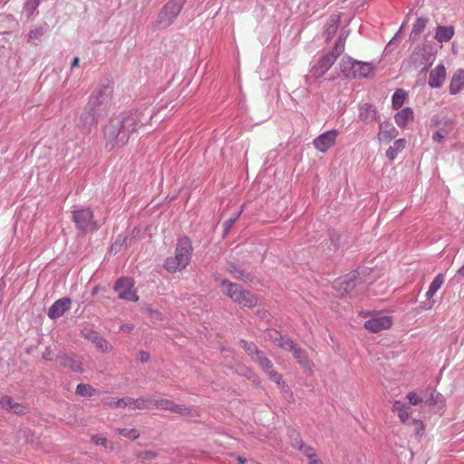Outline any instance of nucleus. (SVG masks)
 Returning <instances> with one entry per match:
<instances>
[{"label": "nucleus", "instance_id": "1", "mask_svg": "<svg viewBox=\"0 0 464 464\" xmlns=\"http://www.w3.org/2000/svg\"><path fill=\"white\" fill-rule=\"evenodd\" d=\"M151 119L152 112L145 104L113 114L102 130L105 150L112 151L125 146L131 135L149 124Z\"/></svg>", "mask_w": 464, "mask_h": 464}, {"label": "nucleus", "instance_id": "2", "mask_svg": "<svg viewBox=\"0 0 464 464\" xmlns=\"http://www.w3.org/2000/svg\"><path fill=\"white\" fill-rule=\"evenodd\" d=\"M114 82L105 80L93 90L82 109L77 122V128L84 135L97 129L101 119L107 115L112 102Z\"/></svg>", "mask_w": 464, "mask_h": 464}, {"label": "nucleus", "instance_id": "3", "mask_svg": "<svg viewBox=\"0 0 464 464\" xmlns=\"http://www.w3.org/2000/svg\"><path fill=\"white\" fill-rule=\"evenodd\" d=\"M187 0H169L160 10L153 24L154 30H164L174 24Z\"/></svg>", "mask_w": 464, "mask_h": 464}, {"label": "nucleus", "instance_id": "4", "mask_svg": "<svg viewBox=\"0 0 464 464\" xmlns=\"http://www.w3.org/2000/svg\"><path fill=\"white\" fill-rule=\"evenodd\" d=\"M72 220L76 229L82 234H86L88 231L95 232L99 229L93 210L90 207H80L72 210Z\"/></svg>", "mask_w": 464, "mask_h": 464}, {"label": "nucleus", "instance_id": "5", "mask_svg": "<svg viewBox=\"0 0 464 464\" xmlns=\"http://www.w3.org/2000/svg\"><path fill=\"white\" fill-rule=\"evenodd\" d=\"M269 335L271 338L274 339V343L276 345L284 350L292 352L294 357L303 367L308 370L313 369L314 363L308 359L305 351L297 347L290 338L282 336L277 332L275 331L271 332Z\"/></svg>", "mask_w": 464, "mask_h": 464}, {"label": "nucleus", "instance_id": "6", "mask_svg": "<svg viewBox=\"0 0 464 464\" xmlns=\"http://www.w3.org/2000/svg\"><path fill=\"white\" fill-rule=\"evenodd\" d=\"M112 289L118 293V298L121 300L136 303L140 299L135 288V280L131 276H121L114 282Z\"/></svg>", "mask_w": 464, "mask_h": 464}, {"label": "nucleus", "instance_id": "7", "mask_svg": "<svg viewBox=\"0 0 464 464\" xmlns=\"http://www.w3.org/2000/svg\"><path fill=\"white\" fill-rule=\"evenodd\" d=\"M152 404L151 397H139L137 399L131 397H123L120 399L111 398L110 405L113 408L128 407L131 410H146L150 409Z\"/></svg>", "mask_w": 464, "mask_h": 464}, {"label": "nucleus", "instance_id": "8", "mask_svg": "<svg viewBox=\"0 0 464 464\" xmlns=\"http://www.w3.org/2000/svg\"><path fill=\"white\" fill-rule=\"evenodd\" d=\"M336 60L334 55L328 53L322 56L318 62L312 67L311 75L306 77L307 83H313L316 80L323 77L325 72L332 67Z\"/></svg>", "mask_w": 464, "mask_h": 464}, {"label": "nucleus", "instance_id": "9", "mask_svg": "<svg viewBox=\"0 0 464 464\" xmlns=\"http://www.w3.org/2000/svg\"><path fill=\"white\" fill-rule=\"evenodd\" d=\"M256 361L259 366L266 372L269 379L276 382L279 387H285V383L282 375L274 369L272 362L266 357L263 353H256Z\"/></svg>", "mask_w": 464, "mask_h": 464}, {"label": "nucleus", "instance_id": "10", "mask_svg": "<svg viewBox=\"0 0 464 464\" xmlns=\"http://www.w3.org/2000/svg\"><path fill=\"white\" fill-rule=\"evenodd\" d=\"M55 361L60 364V366L69 368L74 372H84L83 364L76 353H59L56 356Z\"/></svg>", "mask_w": 464, "mask_h": 464}, {"label": "nucleus", "instance_id": "11", "mask_svg": "<svg viewBox=\"0 0 464 464\" xmlns=\"http://www.w3.org/2000/svg\"><path fill=\"white\" fill-rule=\"evenodd\" d=\"M81 335L90 341L92 343L95 345V347L103 352H109L111 349V346L110 345L109 342L102 337L100 333L93 330L90 327H84L81 330Z\"/></svg>", "mask_w": 464, "mask_h": 464}, {"label": "nucleus", "instance_id": "12", "mask_svg": "<svg viewBox=\"0 0 464 464\" xmlns=\"http://www.w3.org/2000/svg\"><path fill=\"white\" fill-rule=\"evenodd\" d=\"M72 304V298L69 296H63L57 299L49 307L47 315L52 320H56L63 316L67 311L70 310Z\"/></svg>", "mask_w": 464, "mask_h": 464}, {"label": "nucleus", "instance_id": "13", "mask_svg": "<svg viewBox=\"0 0 464 464\" xmlns=\"http://www.w3.org/2000/svg\"><path fill=\"white\" fill-rule=\"evenodd\" d=\"M192 252L193 247L190 238L185 235L179 237L174 254L189 264L192 257Z\"/></svg>", "mask_w": 464, "mask_h": 464}, {"label": "nucleus", "instance_id": "14", "mask_svg": "<svg viewBox=\"0 0 464 464\" xmlns=\"http://www.w3.org/2000/svg\"><path fill=\"white\" fill-rule=\"evenodd\" d=\"M338 134V131L335 130L325 131L315 138L313 144L319 151L326 152L335 144Z\"/></svg>", "mask_w": 464, "mask_h": 464}, {"label": "nucleus", "instance_id": "15", "mask_svg": "<svg viewBox=\"0 0 464 464\" xmlns=\"http://www.w3.org/2000/svg\"><path fill=\"white\" fill-rule=\"evenodd\" d=\"M392 325V318L389 315L375 316L367 320L363 326L371 333H379L390 329Z\"/></svg>", "mask_w": 464, "mask_h": 464}, {"label": "nucleus", "instance_id": "16", "mask_svg": "<svg viewBox=\"0 0 464 464\" xmlns=\"http://www.w3.org/2000/svg\"><path fill=\"white\" fill-rule=\"evenodd\" d=\"M234 302L244 307H253L257 304V298L248 291L242 290L234 284Z\"/></svg>", "mask_w": 464, "mask_h": 464}, {"label": "nucleus", "instance_id": "17", "mask_svg": "<svg viewBox=\"0 0 464 464\" xmlns=\"http://www.w3.org/2000/svg\"><path fill=\"white\" fill-rule=\"evenodd\" d=\"M189 264L174 254V256H168L163 263V268L169 274L184 270Z\"/></svg>", "mask_w": 464, "mask_h": 464}, {"label": "nucleus", "instance_id": "18", "mask_svg": "<svg viewBox=\"0 0 464 464\" xmlns=\"http://www.w3.org/2000/svg\"><path fill=\"white\" fill-rule=\"evenodd\" d=\"M398 135V130L392 124L389 122H382L380 125V131L377 139L381 143H388Z\"/></svg>", "mask_w": 464, "mask_h": 464}, {"label": "nucleus", "instance_id": "19", "mask_svg": "<svg viewBox=\"0 0 464 464\" xmlns=\"http://www.w3.org/2000/svg\"><path fill=\"white\" fill-rule=\"evenodd\" d=\"M446 78V69L444 65L440 64L437 65L431 72H430L429 77V85L431 88H440L444 82Z\"/></svg>", "mask_w": 464, "mask_h": 464}, {"label": "nucleus", "instance_id": "20", "mask_svg": "<svg viewBox=\"0 0 464 464\" xmlns=\"http://www.w3.org/2000/svg\"><path fill=\"white\" fill-rule=\"evenodd\" d=\"M464 90V71L458 70L451 77L449 92L450 94L455 95Z\"/></svg>", "mask_w": 464, "mask_h": 464}, {"label": "nucleus", "instance_id": "21", "mask_svg": "<svg viewBox=\"0 0 464 464\" xmlns=\"http://www.w3.org/2000/svg\"><path fill=\"white\" fill-rule=\"evenodd\" d=\"M49 24L46 22H43L34 29L30 30L27 34V41L30 44L37 45L36 41H40L44 34L49 31Z\"/></svg>", "mask_w": 464, "mask_h": 464}, {"label": "nucleus", "instance_id": "22", "mask_svg": "<svg viewBox=\"0 0 464 464\" xmlns=\"http://www.w3.org/2000/svg\"><path fill=\"white\" fill-rule=\"evenodd\" d=\"M413 119L414 113L412 110L409 107L401 110L394 116V121L396 124L401 128L405 127L409 122L412 121Z\"/></svg>", "mask_w": 464, "mask_h": 464}, {"label": "nucleus", "instance_id": "23", "mask_svg": "<svg viewBox=\"0 0 464 464\" xmlns=\"http://www.w3.org/2000/svg\"><path fill=\"white\" fill-rule=\"evenodd\" d=\"M454 27L440 25L436 29L435 39L440 43L449 42L454 35Z\"/></svg>", "mask_w": 464, "mask_h": 464}, {"label": "nucleus", "instance_id": "24", "mask_svg": "<svg viewBox=\"0 0 464 464\" xmlns=\"http://www.w3.org/2000/svg\"><path fill=\"white\" fill-rule=\"evenodd\" d=\"M41 1L39 0H26L24 4L22 14L25 16L26 21H31L34 19L35 12L39 7Z\"/></svg>", "mask_w": 464, "mask_h": 464}, {"label": "nucleus", "instance_id": "25", "mask_svg": "<svg viewBox=\"0 0 464 464\" xmlns=\"http://www.w3.org/2000/svg\"><path fill=\"white\" fill-rule=\"evenodd\" d=\"M353 78H364L372 74L373 66L371 63L356 61Z\"/></svg>", "mask_w": 464, "mask_h": 464}, {"label": "nucleus", "instance_id": "26", "mask_svg": "<svg viewBox=\"0 0 464 464\" xmlns=\"http://www.w3.org/2000/svg\"><path fill=\"white\" fill-rule=\"evenodd\" d=\"M356 61L353 60L351 57H343L340 62V69L343 74L347 78H353L354 75V64Z\"/></svg>", "mask_w": 464, "mask_h": 464}, {"label": "nucleus", "instance_id": "27", "mask_svg": "<svg viewBox=\"0 0 464 464\" xmlns=\"http://www.w3.org/2000/svg\"><path fill=\"white\" fill-rule=\"evenodd\" d=\"M392 410V411L397 412L398 417L402 423H406L409 420L411 412L406 405L401 401H394Z\"/></svg>", "mask_w": 464, "mask_h": 464}, {"label": "nucleus", "instance_id": "28", "mask_svg": "<svg viewBox=\"0 0 464 464\" xmlns=\"http://www.w3.org/2000/svg\"><path fill=\"white\" fill-rule=\"evenodd\" d=\"M75 393L82 397L91 398L97 394V390L89 383H79L76 386Z\"/></svg>", "mask_w": 464, "mask_h": 464}, {"label": "nucleus", "instance_id": "29", "mask_svg": "<svg viewBox=\"0 0 464 464\" xmlns=\"http://www.w3.org/2000/svg\"><path fill=\"white\" fill-rule=\"evenodd\" d=\"M444 276L442 274L437 275L432 282L430 283L428 291L426 292V297L431 298L436 292L444 284Z\"/></svg>", "mask_w": 464, "mask_h": 464}, {"label": "nucleus", "instance_id": "30", "mask_svg": "<svg viewBox=\"0 0 464 464\" xmlns=\"http://www.w3.org/2000/svg\"><path fill=\"white\" fill-rule=\"evenodd\" d=\"M405 145L406 140L404 139L395 140L393 145L387 150L386 156L392 160H394L397 154L405 148Z\"/></svg>", "mask_w": 464, "mask_h": 464}, {"label": "nucleus", "instance_id": "31", "mask_svg": "<svg viewBox=\"0 0 464 464\" xmlns=\"http://www.w3.org/2000/svg\"><path fill=\"white\" fill-rule=\"evenodd\" d=\"M407 92L402 90V89H398L396 90V92L393 93L392 95V107L393 109L397 110L399 108H401L406 98H407Z\"/></svg>", "mask_w": 464, "mask_h": 464}, {"label": "nucleus", "instance_id": "32", "mask_svg": "<svg viewBox=\"0 0 464 464\" xmlns=\"http://www.w3.org/2000/svg\"><path fill=\"white\" fill-rule=\"evenodd\" d=\"M427 22H428L427 19L422 18V17L418 18L415 21V23L413 24V28L411 33V38L412 40H415L420 36V34L422 33L424 28L426 27Z\"/></svg>", "mask_w": 464, "mask_h": 464}, {"label": "nucleus", "instance_id": "33", "mask_svg": "<svg viewBox=\"0 0 464 464\" xmlns=\"http://www.w3.org/2000/svg\"><path fill=\"white\" fill-rule=\"evenodd\" d=\"M215 281L219 285L221 291L229 298H232V282L228 279H222L221 276H216Z\"/></svg>", "mask_w": 464, "mask_h": 464}, {"label": "nucleus", "instance_id": "34", "mask_svg": "<svg viewBox=\"0 0 464 464\" xmlns=\"http://www.w3.org/2000/svg\"><path fill=\"white\" fill-rule=\"evenodd\" d=\"M175 402L169 399H152V405H154L159 410L169 411L172 412V408L174 407Z\"/></svg>", "mask_w": 464, "mask_h": 464}, {"label": "nucleus", "instance_id": "35", "mask_svg": "<svg viewBox=\"0 0 464 464\" xmlns=\"http://www.w3.org/2000/svg\"><path fill=\"white\" fill-rule=\"evenodd\" d=\"M119 435L135 440L140 437V432L135 428H119L117 430Z\"/></svg>", "mask_w": 464, "mask_h": 464}, {"label": "nucleus", "instance_id": "36", "mask_svg": "<svg viewBox=\"0 0 464 464\" xmlns=\"http://www.w3.org/2000/svg\"><path fill=\"white\" fill-rule=\"evenodd\" d=\"M345 40V37L340 36L336 41L334 47L330 53H328L329 55L334 56V60H336L338 56L344 51Z\"/></svg>", "mask_w": 464, "mask_h": 464}, {"label": "nucleus", "instance_id": "37", "mask_svg": "<svg viewBox=\"0 0 464 464\" xmlns=\"http://www.w3.org/2000/svg\"><path fill=\"white\" fill-rule=\"evenodd\" d=\"M289 438L291 445L297 449L303 450V442L300 434L294 430H289Z\"/></svg>", "mask_w": 464, "mask_h": 464}, {"label": "nucleus", "instance_id": "38", "mask_svg": "<svg viewBox=\"0 0 464 464\" xmlns=\"http://www.w3.org/2000/svg\"><path fill=\"white\" fill-rule=\"evenodd\" d=\"M338 26V19L336 17H331L330 24L325 31L327 40H330L336 34Z\"/></svg>", "mask_w": 464, "mask_h": 464}, {"label": "nucleus", "instance_id": "39", "mask_svg": "<svg viewBox=\"0 0 464 464\" xmlns=\"http://www.w3.org/2000/svg\"><path fill=\"white\" fill-rule=\"evenodd\" d=\"M14 402L10 395L5 394L0 397V407L6 411H10Z\"/></svg>", "mask_w": 464, "mask_h": 464}, {"label": "nucleus", "instance_id": "40", "mask_svg": "<svg viewBox=\"0 0 464 464\" xmlns=\"http://www.w3.org/2000/svg\"><path fill=\"white\" fill-rule=\"evenodd\" d=\"M145 312L151 320H155V321H162L163 320L162 314L158 309L153 308L151 305H148L145 309Z\"/></svg>", "mask_w": 464, "mask_h": 464}, {"label": "nucleus", "instance_id": "41", "mask_svg": "<svg viewBox=\"0 0 464 464\" xmlns=\"http://www.w3.org/2000/svg\"><path fill=\"white\" fill-rule=\"evenodd\" d=\"M91 441L95 445L107 447L108 440L106 437L100 434H93L91 437Z\"/></svg>", "mask_w": 464, "mask_h": 464}, {"label": "nucleus", "instance_id": "42", "mask_svg": "<svg viewBox=\"0 0 464 464\" xmlns=\"http://www.w3.org/2000/svg\"><path fill=\"white\" fill-rule=\"evenodd\" d=\"M191 410L187 407L184 404H174V407L172 408L173 413H178L180 415H188L190 413Z\"/></svg>", "mask_w": 464, "mask_h": 464}, {"label": "nucleus", "instance_id": "43", "mask_svg": "<svg viewBox=\"0 0 464 464\" xmlns=\"http://www.w3.org/2000/svg\"><path fill=\"white\" fill-rule=\"evenodd\" d=\"M8 412H12L16 415H24L27 413V411L23 404L15 401Z\"/></svg>", "mask_w": 464, "mask_h": 464}, {"label": "nucleus", "instance_id": "44", "mask_svg": "<svg viewBox=\"0 0 464 464\" xmlns=\"http://www.w3.org/2000/svg\"><path fill=\"white\" fill-rule=\"evenodd\" d=\"M239 345H241V347L243 349H245L249 354H252L254 353H258L256 351V346L253 343H248L246 341H244V340H241L239 342Z\"/></svg>", "mask_w": 464, "mask_h": 464}, {"label": "nucleus", "instance_id": "45", "mask_svg": "<svg viewBox=\"0 0 464 464\" xmlns=\"http://www.w3.org/2000/svg\"><path fill=\"white\" fill-rule=\"evenodd\" d=\"M157 456H158V453L151 450H145L140 453V458H141L142 459H146V460L154 459L157 458Z\"/></svg>", "mask_w": 464, "mask_h": 464}, {"label": "nucleus", "instance_id": "46", "mask_svg": "<svg viewBox=\"0 0 464 464\" xmlns=\"http://www.w3.org/2000/svg\"><path fill=\"white\" fill-rule=\"evenodd\" d=\"M303 454L309 458L310 460L316 457L315 451L313 448L304 445L303 450H299Z\"/></svg>", "mask_w": 464, "mask_h": 464}, {"label": "nucleus", "instance_id": "47", "mask_svg": "<svg viewBox=\"0 0 464 464\" xmlns=\"http://www.w3.org/2000/svg\"><path fill=\"white\" fill-rule=\"evenodd\" d=\"M233 276L236 279H241V280H244V281H246V280L250 279L249 274L245 273L243 270L235 269V268H234Z\"/></svg>", "mask_w": 464, "mask_h": 464}, {"label": "nucleus", "instance_id": "48", "mask_svg": "<svg viewBox=\"0 0 464 464\" xmlns=\"http://www.w3.org/2000/svg\"><path fill=\"white\" fill-rule=\"evenodd\" d=\"M407 399L409 400V402L411 405H418L420 402L422 401V399L420 398L415 392H409L407 394Z\"/></svg>", "mask_w": 464, "mask_h": 464}, {"label": "nucleus", "instance_id": "49", "mask_svg": "<svg viewBox=\"0 0 464 464\" xmlns=\"http://www.w3.org/2000/svg\"><path fill=\"white\" fill-rule=\"evenodd\" d=\"M223 237L232 230V217L227 218L223 224Z\"/></svg>", "mask_w": 464, "mask_h": 464}, {"label": "nucleus", "instance_id": "50", "mask_svg": "<svg viewBox=\"0 0 464 464\" xmlns=\"http://www.w3.org/2000/svg\"><path fill=\"white\" fill-rule=\"evenodd\" d=\"M150 359V354L149 352L147 351H144V350H140L138 353V360L142 362V363H145L147 362H149Z\"/></svg>", "mask_w": 464, "mask_h": 464}, {"label": "nucleus", "instance_id": "51", "mask_svg": "<svg viewBox=\"0 0 464 464\" xmlns=\"http://www.w3.org/2000/svg\"><path fill=\"white\" fill-rule=\"evenodd\" d=\"M53 351L51 349V346H47L44 350V352L42 354V358L44 360V361H53Z\"/></svg>", "mask_w": 464, "mask_h": 464}, {"label": "nucleus", "instance_id": "52", "mask_svg": "<svg viewBox=\"0 0 464 464\" xmlns=\"http://www.w3.org/2000/svg\"><path fill=\"white\" fill-rule=\"evenodd\" d=\"M134 330L132 324H122L120 325V331L127 334H131Z\"/></svg>", "mask_w": 464, "mask_h": 464}, {"label": "nucleus", "instance_id": "53", "mask_svg": "<svg viewBox=\"0 0 464 464\" xmlns=\"http://www.w3.org/2000/svg\"><path fill=\"white\" fill-rule=\"evenodd\" d=\"M412 424L416 425L417 428V433L420 434L424 430V425L421 420H412Z\"/></svg>", "mask_w": 464, "mask_h": 464}, {"label": "nucleus", "instance_id": "54", "mask_svg": "<svg viewBox=\"0 0 464 464\" xmlns=\"http://www.w3.org/2000/svg\"><path fill=\"white\" fill-rule=\"evenodd\" d=\"M445 138V134L441 133L440 131H437L436 133H434L432 139L433 140L437 141V142H441Z\"/></svg>", "mask_w": 464, "mask_h": 464}, {"label": "nucleus", "instance_id": "55", "mask_svg": "<svg viewBox=\"0 0 464 464\" xmlns=\"http://www.w3.org/2000/svg\"><path fill=\"white\" fill-rule=\"evenodd\" d=\"M125 242V238L121 239L120 237L116 239V241L111 245V249H116L118 246H122V244Z\"/></svg>", "mask_w": 464, "mask_h": 464}, {"label": "nucleus", "instance_id": "56", "mask_svg": "<svg viewBox=\"0 0 464 464\" xmlns=\"http://www.w3.org/2000/svg\"><path fill=\"white\" fill-rule=\"evenodd\" d=\"M79 64H80V58L78 56L73 57L71 62V68L72 69L76 68L79 66Z\"/></svg>", "mask_w": 464, "mask_h": 464}, {"label": "nucleus", "instance_id": "57", "mask_svg": "<svg viewBox=\"0 0 464 464\" xmlns=\"http://www.w3.org/2000/svg\"><path fill=\"white\" fill-rule=\"evenodd\" d=\"M434 301H431V302H428V303H423L420 307L423 309V310H430L433 307L434 305Z\"/></svg>", "mask_w": 464, "mask_h": 464}, {"label": "nucleus", "instance_id": "58", "mask_svg": "<svg viewBox=\"0 0 464 464\" xmlns=\"http://www.w3.org/2000/svg\"><path fill=\"white\" fill-rule=\"evenodd\" d=\"M101 289V286L98 285H95L92 289V295H97L98 292L100 291Z\"/></svg>", "mask_w": 464, "mask_h": 464}, {"label": "nucleus", "instance_id": "59", "mask_svg": "<svg viewBox=\"0 0 464 464\" xmlns=\"http://www.w3.org/2000/svg\"><path fill=\"white\" fill-rule=\"evenodd\" d=\"M237 461L239 464H245V463H248L247 460L244 459L242 457H238L237 458ZM249 464H254L253 461H250Z\"/></svg>", "mask_w": 464, "mask_h": 464}, {"label": "nucleus", "instance_id": "60", "mask_svg": "<svg viewBox=\"0 0 464 464\" xmlns=\"http://www.w3.org/2000/svg\"><path fill=\"white\" fill-rule=\"evenodd\" d=\"M341 284H342V285H343V284H345L346 285H345V287H344V290H345L346 292H349V288L351 287L352 283H351V282H348V281H343V282H342Z\"/></svg>", "mask_w": 464, "mask_h": 464}, {"label": "nucleus", "instance_id": "61", "mask_svg": "<svg viewBox=\"0 0 464 464\" xmlns=\"http://www.w3.org/2000/svg\"><path fill=\"white\" fill-rule=\"evenodd\" d=\"M310 464H323L316 457L310 460Z\"/></svg>", "mask_w": 464, "mask_h": 464}, {"label": "nucleus", "instance_id": "62", "mask_svg": "<svg viewBox=\"0 0 464 464\" xmlns=\"http://www.w3.org/2000/svg\"><path fill=\"white\" fill-rule=\"evenodd\" d=\"M34 346H29V347H27V348L25 349V353H26L27 354H31V353L34 352Z\"/></svg>", "mask_w": 464, "mask_h": 464}, {"label": "nucleus", "instance_id": "63", "mask_svg": "<svg viewBox=\"0 0 464 464\" xmlns=\"http://www.w3.org/2000/svg\"><path fill=\"white\" fill-rule=\"evenodd\" d=\"M227 266L232 267V263L231 262H227Z\"/></svg>", "mask_w": 464, "mask_h": 464}]
</instances>
